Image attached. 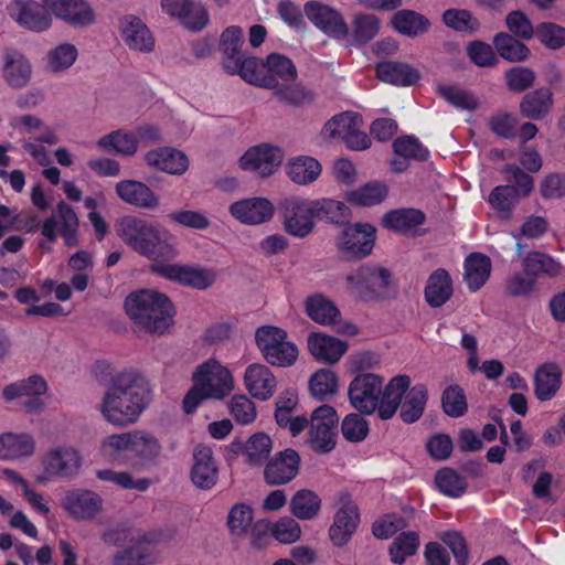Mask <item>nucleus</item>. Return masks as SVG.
<instances>
[{
    "instance_id": "f257e3e1",
    "label": "nucleus",
    "mask_w": 565,
    "mask_h": 565,
    "mask_svg": "<svg viewBox=\"0 0 565 565\" xmlns=\"http://www.w3.org/2000/svg\"><path fill=\"white\" fill-rule=\"evenodd\" d=\"M151 402L149 383L135 370L116 373L100 394L96 411L103 422L115 428L137 424Z\"/></svg>"
},
{
    "instance_id": "f03ea898",
    "label": "nucleus",
    "mask_w": 565,
    "mask_h": 565,
    "mask_svg": "<svg viewBox=\"0 0 565 565\" xmlns=\"http://www.w3.org/2000/svg\"><path fill=\"white\" fill-rule=\"evenodd\" d=\"M411 385L407 375H396L384 386L382 376L374 373H360L349 384L350 405L363 415L377 416L387 420L397 412L402 397Z\"/></svg>"
},
{
    "instance_id": "7ed1b4c3",
    "label": "nucleus",
    "mask_w": 565,
    "mask_h": 565,
    "mask_svg": "<svg viewBox=\"0 0 565 565\" xmlns=\"http://www.w3.org/2000/svg\"><path fill=\"white\" fill-rule=\"evenodd\" d=\"M115 231L130 249L152 264L172 260L179 254L169 232L142 217L122 216L116 222Z\"/></svg>"
},
{
    "instance_id": "20e7f679",
    "label": "nucleus",
    "mask_w": 565,
    "mask_h": 565,
    "mask_svg": "<svg viewBox=\"0 0 565 565\" xmlns=\"http://www.w3.org/2000/svg\"><path fill=\"white\" fill-rule=\"evenodd\" d=\"M125 310L131 320L152 334H164L173 326L174 306L157 290L131 292L125 300Z\"/></svg>"
},
{
    "instance_id": "39448f33",
    "label": "nucleus",
    "mask_w": 565,
    "mask_h": 565,
    "mask_svg": "<svg viewBox=\"0 0 565 565\" xmlns=\"http://www.w3.org/2000/svg\"><path fill=\"white\" fill-rule=\"evenodd\" d=\"M298 77L295 63L279 53H270L266 60L248 58L242 79L248 84L276 90L286 82H294Z\"/></svg>"
},
{
    "instance_id": "423d86ee",
    "label": "nucleus",
    "mask_w": 565,
    "mask_h": 565,
    "mask_svg": "<svg viewBox=\"0 0 565 565\" xmlns=\"http://www.w3.org/2000/svg\"><path fill=\"white\" fill-rule=\"evenodd\" d=\"M255 342L264 360L273 366L289 367L298 360V347L288 339L287 331L280 327H258L255 331Z\"/></svg>"
},
{
    "instance_id": "0eeeda50",
    "label": "nucleus",
    "mask_w": 565,
    "mask_h": 565,
    "mask_svg": "<svg viewBox=\"0 0 565 565\" xmlns=\"http://www.w3.org/2000/svg\"><path fill=\"white\" fill-rule=\"evenodd\" d=\"M42 473L36 482L45 484L52 479H75L84 466L82 451L74 445L62 444L49 448L41 458Z\"/></svg>"
},
{
    "instance_id": "6e6552de",
    "label": "nucleus",
    "mask_w": 565,
    "mask_h": 565,
    "mask_svg": "<svg viewBox=\"0 0 565 565\" xmlns=\"http://www.w3.org/2000/svg\"><path fill=\"white\" fill-rule=\"evenodd\" d=\"M163 540L161 531L135 532L130 545L113 555V565H158L163 561L159 544Z\"/></svg>"
},
{
    "instance_id": "1a4fd4ad",
    "label": "nucleus",
    "mask_w": 565,
    "mask_h": 565,
    "mask_svg": "<svg viewBox=\"0 0 565 565\" xmlns=\"http://www.w3.org/2000/svg\"><path fill=\"white\" fill-rule=\"evenodd\" d=\"M391 274L380 266L363 265L345 275V290L356 300L377 298L388 286Z\"/></svg>"
},
{
    "instance_id": "9d476101",
    "label": "nucleus",
    "mask_w": 565,
    "mask_h": 565,
    "mask_svg": "<svg viewBox=\"0 0 565 565\" xmlns=\"http://www.w3.org/2000/svg\"><path fill=\"white\" fill-rule=\"evenodd\" d=\"M192 381L215 401H222L228 396L235 386L233 374L228 367L213 358L195 367Z\"/></svg>"
},
{
    "instance_id": "9b49d317",
    "label": "nucleus",
    "mask_w": 565,
    "mask_h": 565,
    "mask_svg": "<svg viewBox=\"0 0 565 565\" xmlns=\"http://www.w3.org/2000/svg\"><path fill=\"white\" fill-rule=\"evenodd\" d=\"M6 13L17 26L26 32L42 34L51 30L44 0H9Z\"/></svg>"
},
{
    "instance_id": "f8f14e48",
    "label": "nucleus",
    "mask_w": 565,
    "mask_h": 565,
    "mask_svg": "<svg viewBox=\"0 0 565 565\" xmlns=\"http://www.w3.org/2000/svg\"><path fill=\"white\" fill-rule=\"evenodd\" d=\"M333 507L334 512L328 535L334 546L342 547L358 530L360 511L355 501L347 492H342L337 497Z\"/></svg>"
},
{
    "instance_id": "ddd939ff",
    "label": "nucleus",
    "mask_w": 565,
    "mask_h": 565,
    "mask_svg": "<svg viewBox=\"0 0 565 565\" xmlns=\"http://www.w3.org/2000/svg\"><path fill=\"white\" fill-rule=\"evenodd\" d=\"M375 232V227L369 223L344 226L335 238L339 254L348 260L366 257L373 249Z\"/></svg>"
},
{
    "instance_id": "4468645a",
    "label": "nucleus",
    "mask_w": 565,
    "mask_h": 565,
    "mask_svg": "<svg viewBox=\"0 0 565 565\" xmlns=\"http://www.w3.org/2000/svg\"><path fill=\"white\" fill-rule=\"evenodd\" d=\"M151 271L168 280L199 290L210 288L216 280V273L212 268L171 264L169 260L152 264Z\"/></svg>"
},
{
    "instance_id": "2eb2a0df",
    "label": "nucleus",
    "mask_w": 565,
    "mask_h": 565,
    "mask_svg": "<svg viewBox=\"0 0 565 565\" xmlns=\"http://www.w3.org/2000/svg\"><path fill=\"white\" fill-rule=\"evenodd\" d=\"M49 385L39 374L18 380L3 387L2 396L7 402L26 397L23 407L28 413L39 414L46 406Z\"/></svg>"
},
{
    "instance_id": "dca6fc26",
    "label": "nucleus",
    "mask_w": 565,
    "mask_h": 565,
    "mask_svg": "<svg viewBox=\"0 0 565 565\" xmlns=\"http://www.w3.org/2000/svg\"><path fill=\"white\" fill-rule=\"evenodd\" d=\"M337 411L330 405L317 407L310 417L309 446L317 452L327 454L335 447Z\"/></svg>"
},
{
    "instance_id": "f3484780",
    "label": "nucleus",
    "mask_w": 565,
    "mask_h": 565,
    "mask_svg": "<svg viewBox=\"0 0 565 565\" xmlns=\"http://www.w3.org/2000/svg\"><path fill=\"white\" fill-rule=\"evenodd\" d=\"M285 158L284 150L271 143H260L248 148L238 159L243 171L254 172L260 178L276 173Z\"/></svg>"
},
{
    "instance_id": "a211bd4d",
    "label": "nucleus",
    "mask_w": 565,
    "mask_h": 565,
    "mask_svg": "<svg viewBox=\"0 0 565 565\" xmlns=\"http://www.w3.org/2000/svg\"><path fill=\"white\" fill-rule=\"evenodd\" d=\"M44 6L51 28L54 19L78 29L89 28L96 21L95 9L87 0H44Z\"/></svg>"
},
{
    "instance_id": "6ab92c4d",
    "label": "nucleus",
    "mask_w": 565,
    "mask_h": 565,
    "mask_svg": "<svg viewBox=\"0 0 565 565\" xmlns=\"http://www.w3.org/2000/svg\"><path fill=\"white\" fill-rule=\"evenodd\" d=\"M282 225L287 234L296 238L307 237L315 228V212L310 200L291 198L281 206Z\"/></svg>"
},
{
    "instance_id": "aec40b11",
    "label": "nucleus",
    "mask_w": 565,
    "mask_h": 565,
    "mask_svg": "<svg viewBox=\"0 0 565 565\" xmlns=\"http://www.w3.org/2000/svg\"><path fill=\"white\" fill-rule=\"evenodd\" d=\"M243 44L244 33L239 26L232 25L222 32L220 39L222 66L227 74L238 75L241 78L243 72H245L247 60L255 57L242 51Z\"/></svg>"
},
{
    "instance_id": "412c9836",
    "label": "nucleus",
    "mask_w": 565,
    "mask_h": 565,
    "mask_svg": "<svg viewBox=\"0 0 565 565\" xmlns=\"http://www.w3.org/2000/svg\"><path fill=\"white\" fill-rule=\"evenodd\" d=\"M33 76V66L29 57L20 50L6 47L1 55V77L12 89L26 87Z\"/></svg>"
},
{
    "instance_id": "4be33fe9",
    "label": "nucleus",
    "mask_w": 565,
    "mask_h": 565,
    "mask_svg": "<svg viewBox=\"0 0 565 565\" xmlns=\"http://www.w3.org/2000/svg\"><path fill=\"white\" fill-rule=\"evenodd\" d=\"M162 452L158 437L146 429L131 430L129 463L136 470L154 466Z\"/></svg>"
},
{
    "instance_id": "5701e85b",
    "label": "nucleus",
    "mask_w": 565,
    "mask_h": 565,
    "mask_svg": "<svg viewBox=\"0 0 565 565\" xmlns=\"http://www.w3.org/2000/svg\"><path fill=\"white\" fill-rule=\"evenodd\" d=\"M306 17L329 38L343 40L349 34V28L342 14L328 4L310 1L305 6Z\"/></svg>"
},
{
    "instance_id": "b1692460",
    "label": "nucleus",
    "mask_w": 565,
    "mask_h": 565,
    "mask_svg": "<svg viewBox=\"0 0 565 565\" xmlns=\"http://www.w3.org/2000/svg\"><path fill=\"white\" fill-rule=\"evenodd\" d=\"M228 213L241 224L256 226L274 217L275 206L267 198L250 196L231 203Z\"/></svg>"
},
{
    "instance_id": "393cba45",
    "label": "nucleus",
    "mask_w": 565,
    "mask_h": 565,
    "mask_svg": "<svg viewBox=\"0 0 565 565\" xmlns=\"http://www.w3.org/2000/svg\"><path fill=\"white\" fill-rule=\"evenodd\" d=\"M61 505L63 510L76 521L95 519L103 509L100 495L87 489H73L65 493Z\"/></svg>"
},
{
    "instance_id": "a878e982",
    "label": "nucleus",
    "mask_w": 565,
    "mask_h": 565,
    "mask_svg": "<svg viewBox=\"0 0 565 565\" xmlns=\"http://www.w3.org/2000/svg\"><path fill=\"white\" fill-rule=\"evenodd\" d=\"M259 526L260 522H255V511L252 504L236 502L230 508L226 516V527L233 540L242 541L250 537L252 543L256 545L258 537L255 531Z\"/></svg>"
},
{
    "instance_id": "bb28decb",
    "label": "nucleus",
    "mask_w": 565,
    "mask_h": 565,
    "mask_svg": "<svg viewBox=\"0 0 565 565\" xmlns=\"http://www.w3.org/2000/svg\"><path fill=\"white\" fill-rule=\"evenodd\" d=\"M143 162L150 169L175 177L183 175L190 167L189 157L173 147H159L147 151Z\"/></svg>"
},
{
    "instance_id": "cd10ccee",
    "label": "nucleus",
    "mask_w": 565,
    "mask_h": 565,
    "mask_svg": "<svg viewBox=\"0 0 565 565\" xmlns=\"http://www.w3.org/2000/svg\"><path fill=\"white\" fill-rule=\"evenodd\" d=\"M161 8L168 15L178 19L189 30L200 31L209 22L205 7L192 0H161Z\"/></svg>"
},
{
    "instance_id": "c85d7f7f",
    "label": "nucleus",
    "mask_w": 565,
    "mask_h": 565,
    "mask_svg": "<svg viewBox=\"0 0 565 565\" xmlns=\"http://www.w3.org/2000/svg\"><path fill=\"white\" fill-rule=\"evenodd\" d=\"M307 348L316 361L333 365L347 353L349 344L324 332H311L307 338Z\"/></svg>"
},
{
    "instance_id": "c756f323",
    "label": "nucleus",
    "mask_w": 565,
    "mask_h": 565,
    "mask_svg": "<svg viewBox=\"0 0 565 565\" xmlns=\"http://www.w3.org/2000/svg\"><path fill=\"white\" fill-rule=\"evenodd\" d=\"M300 456L294 449H285L268 461L264 469V480L269 486L290 482L299 472Z\"/></svg>"
},
{
    "instance_id": "7c9ffc66",
    "label": "nucleus",
    "mask_w": 565,
    "mask_h": 565,
    "mask_svg": "<svg viewBox=\"0 0 565 565\" xmlns=\"http://www.w3.org/2000/svg\"><path fill=\"white\" fill-rule=\"evenodd\" d=\"M115 192L125 203L142 209L154 211L160 207L159 195L145 182L126 179L116 183Z\"/></svg>"
},
{
    "instance_id": "2f4dec72",
    "label": "nucleus",
    "mask_w": 565,
    "mask_h": 565,
    "mask_svg": "<svg viewBox=\"0 0 565 565\" xmlns=\"http://www.w3.org/2000/svg\"><path fill=\"white\" fill-rule=\"evenodd\" d=\"M119 34L127 47L140 53L154 49V38L147 24L136 15H126L119 21Z\"/></svg>"
},
{
    "instance_id": "473e14b6",
    "label": "nucleus",
    "mask_w": 565,
    "mask_h": 565,
    "mask_svg": "<svg viewBox=\"0 0 565 565\" xmlns=\"http://www.w3.org/2000/svg\"><path fill=\"white\" fill-rule=\"evenodd\" d=\"M246 391L258 401L270 399L277 390V380L271 370L262 363L248 365L243 376Z\"/></svg>"
},
{
    "instance_id": "72a5a7b5",
    "label": "nucleus",
    "mask_w": 565,
    "mask_h": 565,
    "mask_svg": "<svg viewBox=\"0 0 565 565\" xmlns=\"http://www.w3.org/2000/svg\"><path fill=\"white\" fill-rule=\"evenodd\" d=\"M218 479V467L213 450L205 445L196 446L193 450L191 480L196 488L209 490Z\"/></svg>"
},
{
    "instance_id": "f704fd0d",
    "label": "nucleus",
    "mask_w": 565,
    "mask_h": 565,
    "mask_svg": "<svg viewBox=\"0 0 565 565\" xmlns=\"http://www.w3.org/2000/svg\"><path fill=\"white\" fill-rule=\"evenodd\" d=\"M35 439L26 431L0 434V460L13 461L29 458L35 452Z\"/></svg>"
},
{
    "instance_id": "c9c22d12",
    "label": "nucleus",
    "mask_w": 565,
    "mask_h": 565,
    "mask_svg": "<svg viewBox=\"0 0 565 565\" xmlns=\"http://www.w3.org/2000/svg\"><path fill=\"white\" fill-rule=\"evenodd\" d=\"M305 312L316 323L324 327L334 326L341 317V311L329 297L313 294L305 300Z\"/></svg>"
},
{
    "instance_id": "e433bc0d",
    "label": "nucleus",
    "mask_w": 565,
    "mask_h": 565,
    "mask_svg": "<svg viewBox=\"0 0 565 565\" xmlns=\"http://www.w3.org/2000/svg\"><path fill=\"white\" fill-rule=\"evenodd\" d=\"M522 267L526 274H531L535 280L539 278H556L564 271L559 259L543 252H530L522 259Z\"/></svg>"
},
{
    "instance_id": "4c0bfd02",
    "label": "nucleus",
    "mask_w": 565,
    "mask_h": 565,
    "mask_svg": "<svg viewBox=\"0 0 565 565\" xmlns=\"http://www.w3.org/2000/svg\"><path fill=\"white\" fill-rule=\"evenodd\" d=\"M321 172V163L311 156H296L286 163V174L297 185H309L316 182Z\"/></svg>"
},
{
    "instance_id": "58836bf2",
    "label": "nucleus",
    "mask_w": 565,
    "mask_h": 565,
    "mask_svg": "<svg viewBox=\"0 0 565 565\" xmlns=\"http://www.w3.org/2000/svg\"><path fill=\"white\" fill-rule=\"evenodd\" d=\"M376 75L382 82L395 86H411L420 79L417 68L411 64L394 61L379 63Z\"/></svg>"
},
{
    "instance_id": "ea45409f",
    "label": "nucleus",
    "mask_w": 565,
    "mask_h": 565,
    "mask_svg": "<svg viewBox=\"0 0 565 565\" xmlns=\"http://www.w3.org/2000/svg\"><path fill=\"white\" fill-rule=\"evenodd\" d=\"M454 294L452 279L446 269L439 268L430 274L425 287V300L433 308L445 305Z\"/></svg>"
},
{
    "instance_id": "a19ab883",
    "label": "nucleus",
    "mask_w": 565,
    "mask_h": 565,
    "mask_svg": "<svg viewBox=\"0 0 565 565\" xmlns=\"http://www.w3.org/2000/svg\"><path fill=\"white\" fill-rule=\"evenodd\" d=\"M465 281L470 291H478L488 281L492 262L482 253H472L465 259Z\"/></svg>"
},
{
    "instance_id": "79ce46f5",
    "label": "nucleus",
    "mask_w": 565,
    "mask_h": 565,
    "mask_svg": "<svg viewBox=\"0 0 565 565\" xmlns=\"http://www.w3.org/2000/svg\"><path fill=\"white\" fill-rule=\"evenodd\" d=\"M96 146L104 152H116L120 156L132 157L138 151V137L135 132L118 129L102 136Z\"/></svg>"
},
{
    "instance_id": "37998d69",
    "label": "nucleus",
    "mask_w": 565,
    "mask_h": 565,
    "mask_svg": "<svg viewBox=\"0 0 565 565\" xmlns=\"http://www.w3.org/2000/svg\"><path fill=\"white\" fill-rule=\"evenodd\" d=\"M554 105V95L550 88L541 87L527 93L521 104V114L530 119L539 120L545 117Z\"/></svg>"
},
{
    "instance_id": "c03bdc74",
    "label": "nucleus",
    "mask_w": 565,
    "mask_h": 565,
    "mask_svg": "<svg viewBox=\"0 0 565 565\" xmlns=\"http://www.w3.org/2000/svg\"><path fill=\"white\" fill-rule=\"evenodd\" d=\"M322 502L312 490H298L289 501V511L298 520L311 521L320 514Z\"/></svg>"
},
{
    "instance_id": "a18cd8bd",
    "label": "nucleus",
    "mask_w": 565,
    "mask_h": 565,
    "mask_svg": "<svg viewBox=\"0 0 565 565\" xmlns=\"http://www.w3.org/2000/svg\"><path fill=\"white\" fill-rule=\"evenodd\" d=\"M391 24L399 34L412 38L424 34L430 26V22L425 15L407 9L394 13Z\"/></svg>"
},
{
    "instance_id": "49530a36",
    "label": "nucleus",
    "mask_w": 565,
    "mask_h": 565,
    "mask_svg": "<svg viewBox=\"0 0 565 565\" xmlns=\"http://www.w3.org/2000/svg\"><path fill=\"white\" fill-rule=\"evenodd\" d=\"M562 372L557 364L541 365L535 373V395L540 401L551 399L561 386Z\"/></svg>"
},
{
    "instance_id": "de8ad7c7",
    "label": "nucleus",
    "mask_w": 565,
    "mask_h": 565,
    "mask_svg": "<svg viewBox=\"0 0 565 565\" xmlns=\"http://www.w3.org/2000/svg\"><path fill=\"white\" fill-rule=\"evenodd\" d=\"M231 446L233 450L242 449L246 461L250 465H262L273 449L270 437L264 433L254 434L245 444L237 440Z\"/></svg>"
},
{
    "instance_id": "09e8293b",
    "label": "nucleus",
    "mask_w": 565,
    "mask_h": 565,
    "mask_svg": "<svg viewBox=\"0 0 565 565\" xmlns=\"http://www.w3.org/2000/svg\"><path fill=\"white\" fill-rule=\"evenodd\" d=\"M77 56L78 50L74 44L68 42L58 43L46 53L45 67L51 74H64L74 65Z\"/></svg>"
},
{
    "instance_id": "8fccbe9b",
    "label": "nucleus",
    "mask_w": 565,
    "mask_h": 565,
    "mask_svg": "<svg viewBox=\"0 0 565 565\" xmlns=\"http://www.w3.org/2000/svg\"><path fill=\"white\" fill-rule=\"evenodd\" d=\"M404 395V402L399 404L401 418L405 423H415L424 413L427 402V388L423 384H417L411 388L408 387Z\"/></svg>"
},
{
    "instance_id": "3c124183",
    "label": "nucleus",
    "mask_w": 565,
    "mask_h": 565,
    "mask_svg": "<svg viewBox=\"0 0 565 565\" xmlns=\"http://www.w3.org/2000/svg\"><path fill=\"white\" fill-rule=\"evenodd\" d=\"M438 95L452 107L472 111L479 108V98L466 88L455 84H438Z\"/></svg>"
},
{
    "instance_id": "603ef678",
    "label": "nucleus",
    "mask_w": 565,
    "mask_h": 565,
    "mask_svg": "<svg viewBox=\"0 0 565 565\" xmlns=\"http://www.w3.org/2000/svg\"><path fill=\"white\" fill-rule=\"evenodd\" d=\"M309 392L319 401H326L338 393L339 376L331 369H319L309 379Z\"/></svg>"
},
{
    "instance_id": "864d4df0",
    "label": "nucleus",
    "mask_w": 565,
    "mask_h": 565,
    "mask_svg": "<svg viewBox=\"0 0 565 565\" xmlns=\"http://www.w3.org/2000/svg\"><path fill=\"white\" fill-rule=\"evenodd\" d=\"M425 221V215L416 209H399L387 213L383 218L386 228L396 232H408Z\"/></svg>"
},
{
    "instance_id": "5fc2aeb1",
    "label": "nucleus",
    "mask_w": 565,
    "mask_h": 565,
    "mask_svg": "<svg viewBox=\"0 0 565 565\" xmlns=\"http://www.w3.org/2000/svg\"><path fill=\"white\" fill-rule=\"evenodd\" d=\"M381 29V20L373 13L359 12L352 19V39L355 44L373 40Z\"/></svg>"
},
{
    "instance_id": "6e6d98bb",
    "label": "nucleus",
    "mask_w": 565,
    "mask_h": 565,
    "mask_svg": "<svg viewBox=\"0 0 565 565\" xmlns=\"http://www.w3.org/2000/svg\"><path fill=\"white\" fill-rule=\"evenodd\" d=\"M131 430L104 437L99 445V455L110 461H120L125 455L130 456Z\"/></svg>"
},
{
    "instance_id": "4d7b16f0",
    "label": "nucleus",
    "mask_w": 565,
    "mask_h": 565,
    "mask_svg": "<svg viewBox=\"0 0 565 565\" xmlns=\"http://www.w3.org/2000/svg\"><path fill=\"white\" fill-rule=\"evenodd\" d=\"M387 193L388 189L385 183L370 182L356 190L349 191L345 194V199L348 202L355 205L371 206L382 203L387 196Z\"/></svg>"
},
{
    "instance_id": "13d9d810",
    "label": "nucleus",
    "mask_w": 565,
    "mask_h": 565,
    "mask_svg": "<svg viewBox=\"0 0 565 565\" xmlns=\"http://www.w3.org/2000/svg\"><path fill=\"white\" fill-rule=\"evenodd\" d=\"M360 121V116L353 111L338 114L324 124L321 136L324 139L340 138L343 140Z\"/></svg>"
},
{
    "instance_id": "bf43d9fd",
    "label": "nucleus",
    "mask_w": 565,
    "mask_h": 565,
    "mask_svg": "<svg viewBox=\"0 0 565 565\" xmlns=\"http://www.w3.org/2000/svg\"><path fill=\"white\" fill-rule=\"evenodd\" d=\"M419 547V535L407 531L397 535L390 546L391 561L396 565H403L406 559L414 556Z\"/></svg>"
},
{
    "instance_id": "052dcab7",
    "label": "nucleus",
    "mask_w": 565,
    "mask_h": 565,
    "mask_svg": "<svg viewBox=\"0 0 565 565\" xmlns=\"http://www.w3.org/2000/svg\"><path fill=\"white\" fill-rule=\"evenodd\" d=\"M310 205L316 218L340 223L350 216L349 207L343 202L333 199L310 200Z\"/></svg>"
},
{
    "instance_id": "680f3d73",
    "label": "nucleus",
    "mask_w": 565,
    "mask_h": 565,
    "mask_svg": "<svg viewBox=\"0 0 565 565\" xmlns=\"http://www.w3.org/2000/svg\"><path fill=\"white\" fill-rule=\"evenodd\" d=\"M274 95L278 100L292 106L309 104L315 98V94L307 86L297 82V79L286 82L285 85L274 90Z\"/></svg>"
},
{
    "instance_id": "e2e57ef3",
    "label": "nucleus",
    "mask_w": 565,
    "mask_h": 565,
    "mask_svg": "<svg viewBox=\"0 0 565 565\" xmlns=\"http://www.w3.org/2000/svg\"><path fill=\"white\" fill-rule=\"evenodd\" d=\"M54 216L60 224V233L64 237L67 246H74L77 243L76 231L78 218L71 205L65 202H58Z\"/></svg>"
},
{
    "instance_id": "0e129e2a",
    "label": "nucleus",
    "mask_w": 565,
    "mask_h": 565,
    "mask_svg": "<svg viewBox=\"0 0 565 565\" xmlns=\"http://www.w3.org/2000/svg\"><path fill=\"white\" fill-rule=\"evenodd\" d=\"M493 44L499 55L510 62L524 61L530 54L529 49L523 43L507 33L495 35Z\"/></svg>"
},
{
    "instance_id": "69168bd1",
    "label": "nucleus",
    "mask_w": 565,
    "mask_h": 565,
    "mask_svg": "<svg viewBox=\"0 0 565 565\" xmlns=\"http://www.w3.org/2000/svg\"><path fill=\"white\" fill-rule=\"evenodd\" d=\"M96 477L100 481L111 482L125 490H138L146 491L150 483L146 478L134 479L132 476L127 471H117L113 469H100L97 470Z\"/></svg>"
},
{
    "instance_id": "338daca9",
    "label": "nucleus",
    "mask_w": 565,
    "mask_h": 565,
    "mask_svg": "<svg viewBox=\"0 0 565 565\" xmlns=\"http://www.w3.org/2000/svg\"><path fill=\"white\" fill-rule=\"evenodd\" d=\"M228 412L239 425L253 424L257 418L255 403L244 394H236L230 399Z\"/></svg>"
},
{
    "instance_id": "774afa93",
    "label": "nucleus",
    "mask_w": 565,
    "mask_h": 565,
    "mask_svg": "<svg viewBox=\"0 0 565 565\" xmlns=\"http://www.w3.org/2000/svg\"><path fill=\"white\" fill-rule=\"evenodd\" d=\"M435 482L441 493L451 498L462 495L467 488L465 479L449 468L439 470L436 475Z\"/></svg>"
}]
</instances>
